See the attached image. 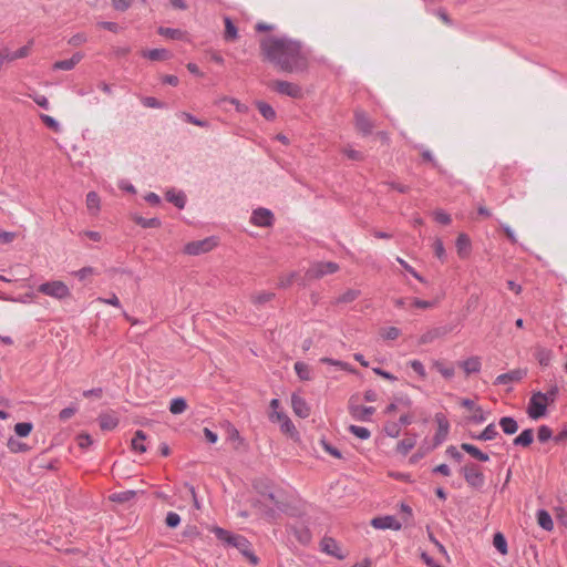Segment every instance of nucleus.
Listing matches in <instances>:
<instances>
[{
	"instance_id": "23",
	"label": "nucleus",
	"mask_w": 567,
	"mask_h": 567,
	"mask_svg": "<svg viewBox=\"0 0 567 567\" xmlns=\"http://www.w3.org/2000/svg\"><path fill=\"white\" fill-rule=\"evenodd\" d=\"M460 367L464 369L467 375L471 373H477L481 370V360L478 357H471L460 362Z\"/></svg>"
},
{
	"instance_id": "14",
	"label": "nucleus",
	"mask_w": 567,
	"mask_h": 567,
	"mask_svg": "<svg viewBox=\"0 0 567 567\" xmlns=\"http://www.w3.org/2000/svg\"><path fill=\"white\" fill-rule=\"evenodd\" d=\"M451 331H452V328H449L447 326L433 328L421 336L420 343L421 344L431 343L434 340L446 336Z\"/></svg>"
},
{
	"instance_id": "37",
	"label": "nucleus",
	"mask_w": 567,
	"mask_h": 567,
	"mask_svg": "<svg viewBox=\"0 0 567 567\" xmlns=\"http://www.w3.org/2000/svg\"><path fill=\"white\" fill-rule=\"evenodd\" d=\"M187 409V402L184 398H175L171 401L169 411L172 414H182Z\"/></svg>"
},
{
	"instance_id": "18",
	"label": "nucleus",
	"mask_w": 567,
	"mask_h": 567,
	"mask_svg": "<svg viewBox=\"0 0 567 567\" xmlns=\"http://www.w3.org/2000/svg\"><path fill=\"white\" fill-rule=\"evenodd\" d=\"M83 59V54L80 53V52H76L72 55L71 59L69 60H62V61H56L54 64H53V70H65V71H69V70H72L75 68V65L78 63H80V61Z\"/></svg>"
},
{
	"instance_id": "38",
	"label": "nucleus",
	"mask_w": 567,
	"mask_h": 567,
	"mask_svg": "<svg viewBox=\"0 0 567 567\" xmlns=\"http://www.w3.org/2000/svg\"><path fill=\"white\" fill-rule=\"evenodd\" d=\"M7 446L12 453H21L29 451V446L25 443L20 442L14 437H10L7 442Z\"/></svg>"
},
{
	"instance_id": "45",
	"label": "nucleus",
	"mask_w": 567,
	"mask_h": 567,
	"mask_svg": "<svg viewBox=\"0 0 567 567\" xmlns=\"http://www.w3.org/2000/svg\"><path fill=\"white\" fill-rule=\"evenodd\" d=\"M158 33L161 35H164L169 39H181L183 35V32L179 29L164 28V27H161L158 29Z\"/></svg>"
},
{
	"instance_id": "62",
	"label": "nucleus",
	"mask_w": 567,
	"mask_h": 567,
	"mask_svg": "<svg viewBox=\"0 0 567 567\" xmlns=\"http://www.w3.org/2000/svg\"><path fill=\"white\" fill-rule=\"evenodd\" d=\"M393 400L398 404V408L399 406L410 408L412 405V401L408 395L394 396Z\"/></svg>"
},
{
	"instance_id": "24",
	"label": "nucleus",
	"mask_w": 567,
	"mask_h": 567,
	"mask_svg": "<svg viewBox=\"0 0 567 567\" xmlns=\"http://www.w3.org/2000/svg\"><path fill=\"white\" fill-rule=\"evenodd\" d=\"M498 435L494 423L488 424L480 434H472L471 437L478 441H492Z\"/></svg>"
},
{
	"instance_id": "42",
	"label": "nucleus",
	"mask_w": 567,
	"mask_h": 567,
	"mask_svg": "<svg viewBox=\"0 0 567 567\" xmlns=\"http://www.w3.org/2000/svg\"><path fill=\"white\" fill-rule=\"evenodd\" d=\"M33 430V424L30 422H21L14 425V433L20 437H27Z\"/></svg>"
},
{
	"instance_id": "36",
	"label": "nucleus",
	"mask_w": 567,
	"mask_h": 567,
	"mask_svg": "<svg viewBox=\"0 0 567 567\" xmlns=\"http://www.w3.org/2000/svg\"><path fill=\"white\" fill-rule=\"evenodd\" d=\"M136 492L134 491H124L118 493H113L110 495V501L117 503H126L136 497Z\"/></svg>"
},
{
	"instance_id": "49",
	"label": "nucleus",
	"mask_w": 567,
	"mask_h": 567,
	"mask_svg": "<svg viewBox=\"0 0 567 567\" xmlns=\"http://www.w3.org/2000/svg\"><path fill=\"white\" fill-rule=\"evenodd\" d=\"M396 261L415 279H417L421 282H425V279L419 272H416L415 269L411 267L404 259H402L401 257H396Z\"/></svg>"
},
{
	"instance_id": "30",
	"label": "nucleus",
	"mask_w": 567,
	"mask_h": 567,
	"mask_svg": "<svg viewBox=\"0 0 567 567\" xmlns=\"http://www.w3.org/2000/svg\"><path fill=\"white\" fill-rule=\"evenodd\" d=\"M225 33L224 38L226 41H235L238 38V29L233 23L231 19L228 17H225Z\"/></svg>"
},
{
	"instance_id": "21",
	"label": "nucleus",
	"mask_w": 567,
	"mask_h": 567,
	"mask_svg": "<svg viewBox=\"0 0 567 567\" xmlns=\"http://www.w3.org/2000/svg\"><path fill=\"white\" fill-rule=\"evenodd\" d=\"M536 517H537L538 525L543 529H545L547 532H550L554 528L553 518H551L550 514L547 511L538 509L537 513H536Z\"/></svg>"
},
{
	"instance_id": "8",
	"label": "nucleus",
	"mask_w": 567,
	"mask_h": 567,
	"mask_svg": "<svg viewBox=\"0 0 567 567\" xmlns=\"http://www.w3.org/2000/svg\"><path fill=\"white\" fill-rule=\"evenodd\" d=\"M435 421L437 422L439 427L433 437V449L437 447L446 440L450 430V423L444 414L436 413Z\"/></svg>"
},
{
	"instance_id": "54",
	"label": "nucleus",
	"mask_w": 567,
	"mask_h": 567,
	"mask_svg": "<svg viewBox=\"0 0 567 567\" xmlns=\"http://www.w3.org/2000/svg\"><path fill=\"white\" fill-rule=\"evenodd\" d=\"M320 361L322 363L340 367L341 369L347 370V371H351V372L353 371V369H351L348 363L340 361V360H334V359L326 357V358H322Z\"/></svg>"
},
{
	"instance_id": "40",
	"label": "nucleus",
	"mask_w": 567,
	"mask_h": 567,
	"mask_svg": "<svg viewBox=\"0 0 567 567\" xmlns=\"http://www.w3.org/2000/svg\"><path fill=\"white\" fill-rule=\"evenodd\" d=\"M295 371H296L297 375L303 381H308L311 379L310 368L308 364H306L303 362H300V361L296 362Z\"/></svg>"
},
{
	"instance_id": "55",
	"label": "nucleus",
	"mask_w": 567,
	"mask_h": 567,
	"mask_svg": "<svg viewBox=\"0 0 567 567\" xmlns=\"http://www.w3.org/2000/svg\"><path fill=\"white\" fill-rule=\"evenodd\" d=\"M486 416L481 406L475 408L474 414L470 417V421L476 424L485 422Z\"/></svg>"
},
{
	"instance_id": "64",
	"label": "nucleus",
	"mask_w": 567,
	"mask_h": 567,
	"mask_svg": "<svg viewBox=\"0 0 567 567\" xmlns=\"http://www.w3.org/2000/svg\"><path fill=\"white\" fill-rule=\"evenodd\" d=\"M446 454L454 458L456 462H461L463 460V454L457 451V449L453 445L446 449Z\"/></svg>"
},
{
	"instance_id": "60",
	"label": "nucleus",
	"mask_w": 567,
	"mask_h": 567,
	"mask_svg": "<svg viewBox=\"0 0 567 567\" xmlns=\"http://www.w3.org/2000/svg\"><path fill=\"white\" fill-rule=\"evenodd\" d=\"M280 427L284 433L293 434L296 432V427L289 417L280 423Z\"/></svg>"
},
{
	"instance_id": "44",
	"label": "nucleus",
	"mask_w": 567,
	"mask_h": 567,
	"mask_svg": "<svg viewBox=\"0 0 567 567\" xmlns=\"http://www.w3.org/2000/svg\"><path fill=\"white\" fill-rule=\"evenodd\" d=\"M536 358L540 365L547 367L551 360V351L547 349H538Z\"/></svg>"
},
{
	"instance_id": "63",
	"label": "nucleus",
	"mask_w": 567,
	"mask_h": 567,
	"mask_svg": "<svg viewBox=\"0 0 567 567\" xmlns=\"http://www.w3.org/2000/svg\"><path fill=\"white\" fill-rule=\"evenodd\" d=\"M75 408H65L59 413V417L61 421H68L75 414Z\"/></svg>"
},
{
	"instance_id": "26",
	"label": "nucleus",
	"mask_w": 567,
	"mask_h": 567,
	"mask_svg": "<svg viewBox=\"0 0 567 567\" xmlns=\"http://www.w3.org/2000/svg\"><path fill=\"white\" fill-rule=\"evenodd\" d=\"M166 199L179 209H183L186 204V195L184 192H175L174 189H171L166 193Z\"/></svg>"
},
{
	"instance_id": "25",
	"label": "nucleus",
	"mask_w": 567,
	"mask_h": 567,
	"mask_svg": "<svg viewBox=\"0 0 567 567\" xmlns=\"http://www.w3.org/2000/svg\"><path fill=\"white\" fill-rule=\"evenodd\" d=\"M499 426L502 427L503 432L507 435L515 434L518 430V423L517 421L512 416H503L499 420Z\"/></svg>"
},
{
	"instance_id": "3",
	"label": "nucleus",
	"mask_w": 567,
	"mask_h": 567,
	"mask_svg": "<svg viewBox=\"0 0 567 567\" xmlns=\"http://www.w3.org/2000/svg\"><path fill=\"white\" fill-rule=\"evenodd\" d=\"M467 485L474 489H481L485 484V476L481 467L475 463H467L460 470Z\"/></svg>"
},
{
	"instance_id": "11",
	"label": "nucleus",
	"mask_w": 567,
	"mask_h": 567,
	"mask_svg": "<svg viewBox=\"0 0 567 567\" xmlns=\"http://www.w3.org/2000/svg\"><path fill=\"white\" fill-rule=\"evenodd\" d=\"M371 525L377 529L400 530L402 528V524L391 515L374 517L371 520Z\"/></svg>"
},
{
	"instance_id": "9",
	"label": "nucleus",
	"mask_w": 567,
	"mask_h": 567,
	"mask_svg": "<svg viewBox=\"0 0 567 567\" xmlns=\"http://www.w3.org/2000/svg\"><path fill=\"white\" fill-rule=\"evenodd\" d=\"M353 398L350 399L349 412L358 421L368 422L371 420V415L375 412L373 406L358 405L352 402Z\"/></svg>"
},
{
	"instance_id": "48",
	"label": "nucleus",
	"mask_w": 567,
	"mask_h": 567,
	"mask_svg": "<svg viewBox=\"0 0 567 567\" xmlns=\"http://www.w3.org/2000/svg\"><path fill=\"white\" fill-rule=\"evenodd\" d=\"M384 432L390 437H398L401 434L400 424L395 422L386 423L384 425Z\"/></svg>"
},
{
	"instance_id": "35",
	"label": "nucleus",
	"mask_w": 567,
	"mask_h": 567,
	"mask_svg": "<svg viewBox=\"0 0 567 567\" xmlns=\"http://www.w3.org/2000/svg\"><path fill=\"white\" fill-rule=\"evenodd\" d=\"M100 426L104 431H111L116 427L117 419L112 414H103L99 419Z\"/></svg>"
},
{
	"instance_id": "4",
	"label": "nucleus",
	"mask_w": 567,
	"mask_h": 567,
	"mask_svg": "<svg viewBox=\"0 0 567 567\" xmlns=\"http://www.w3.org/2000/svg\"><path fill=\"white\" fill-rule=\"evenodd\" d=\"M38 290L39 292L58 300H64L71 296L70 288L60 280L43 282L38 287Z\"/></svg>"
},
{
	"instance_id": "52",
	"label": "nucleus",
	"mask_w": 567,
	"mask_h": 567,
	"mask_svg": "<svg viewBox=\"0 0 567 567\" xmlns=\"http://www.w3.org/2000/svg\"><path fill=\"white\" fill-rule=\"evenodd\" d=\"M181 116L188 123L190 124H194V125H197V126H200V127H206L208 126V122L206 121H203V120H199L197 117H195L194 115H192L190 113H186V112H183L181 114Z\"/></svg>"
},
{
	"instance_id": "59",
	"label": "nucleus",
	"mask_w": 567,
	"mask_h": 567,
	"mask_svg": "<svg viewBox=\"0 0 567 567\" xmlns=\"http://www.w3.org/2000/svg\"><path fill=\"white\" fill-rule=\"evenodd\" d=\"M410 367L413 369L414 372H416L421 378L426 377L425 368L423 363L419 360H412L410 362Z\"/></svg>"
},
{
	"instance_id": "47",
	"label": "nucleus",
	"mask_w": 567,
	"mask_h": 567,
	"mask_svg": "<svg viewBox=\"0 0 567 567\" xmlns=\"http://www.w3.org/2000/svg\"><path fill=\"white\" fill-rule=\"evenodd\" d=\"M434 368L446 379H450L454 375V368L453 367H446L441 361L434 362Z\"/></svg>"
},
{
	"instance_id": "19",
	"label": "nucleus",
	"mask_w": 567,
	"mask_h": 567,
	"mask_svg": "<svg viewBox=\"0 0 567 567\" xmlns=\"http://www.w3.org/2000/svg\"><path fill=\"white\" fill-rule=\"evenodd\" d=\"M461 449L468 453L472 457L480 462H487L489 461V456L487 453L482 452L477 446L470 444V443H462Z\"/></svg>"
},
{
	"instance_id": "53",
	"label": "nucleus",
	"mask_w": 567,
	"mask_h": 567,
	"mask_svg": "<svg viewBox=\"0 0 567 567\" xmlns=\"http://www.w3.org/2000/svg\"><path fill=\"white\" fill-rule=\"evenodd\" d=\"M165 523H166V525L168 527L175 528V527H177L179 525L181 517L175 512H168L167 515H166V518H165Z\"/></svg>"
},
{
	"instance_id": "61",
	"label": "nucleus",
	"mask_w": 567,
	"mask_h": 567,
	"mask_svg": "<svg viewBox=\"0 0 567 567\" xmlns=\"http://www.w3.org/2000/svg\"><path fill=\"white\" fill-rule=\"evenodd\" d=\"M269 419L271 422H284L285 420L288 419V415L286 413H284L282 411H272L270 414H269Z\"/></svg>"
},
{
	"instance_id": "12",
	"label": "nucleus",
	"mask_w": 567,
	"mask_h": 567,
	"mask_svg": "<svg viewBox=\"0 0 567 567\" xmlns=\"http://www.w3.org/2000/svg\"><path fill=\"white\" fill-rule=\"evenodd\" d=\"M527 413L533 420H538L546 413V403L540 400V396H536V393L529 400Z\"/></svg>"
},
{
	"instance_id": "39",
	"label": "nucleus",
	"mask_w": 567,
	"mask_h": 567,
	"mask_svg": "<svg viewBox=\"0 0 567 567\" xmlns=\"http://www.w3.org/2000/svg\"><path fill=\"white\" fill-rule=\"evenodd\" d=\"M360 296V290L348 289L342 295H340L336 302L337 303H350L354 301Z\"/></svg>"
},
{
	"instance_id": "6",
	"label": "nucleus",
	"mask_w": 567,
	"mask_h": 567,
	"mask_svg": "<svg viewBox=\"0 0 567 567\" xmlns=\"http://www.w3.org/2000/svg\"><path fill=\"white\" fill-rule=\"evenodd\" d=\"M217 241L215 237H207L202 240L189 241L184 246V252L189 256H198L200 254H205L210 251Z\"/></svg>"
},
{
	"instance_id": "28",
	"label": "nucleus",
	"mask_w": 567,
	"mask_h": 567,
	"mask_svg": "<svg viewBox=\"0 0 567 567\" xmlns=\"http://www.w3.org/2000/svg\"><path fill=\"white\" fill-rule=\"evenodd\" d=\"M145 56L151 61H165L172 58V53L166 49H153L144 52V58Z\"/></svg>"
},
{
	"instance_id": "56",
	"label": "nucleus",
	"mask_w": 567,
	"mask_h": 567,
	"mask_svg": "<svg viewBox=\"0 0 567 567\" xmlns=\"http://www.w3.org/2000/svg\"><path fill=\"white\" fill-rule=\"evenodd\" d=\"M433 248H434L435 256L439 259L443 260L445 258V248H444L443 241L440 238L435 239V241L433 244Z\"/></svg>"
},
{
	"instance_id": "17",
	"label": "nucleus",
	"mask_w": 567,
	"mask_h": 567,
	"mask_svg": "<svg viewBox=\"0 0 567 567\" xmlns=\"http://www.w3.org/2000/svg\"><path fill=\"white\" fill-rule=\"evenodd\" d=\"M526 375V371L522 369H515L507 373L499 374L495 379V384H508L520 381Z\"/></svg>"
},
{
	"instance_id": "13",
	"label": "nucleus",
	"mask_w": 567,
	"mask_h": 567,
	"mask_svg": "<svg viewBox=\"0 0 567 567\" xmlns=\"http://www.w3.org/2000/svg\"><path fill=\"white\" fill-rule=\"evenodd\" d=\"M291 408L293 410V413L301 419H306L310 415L309 404L306 402L303 398L296 393L291 395Z\"/></svg>"
},
{
	"instance_id": "58",
	"label": "nucleus",
	"mask_w": 567,
	"mask_h": 567,
	"mask_svg": "<svg viewBox=\"0 0 567 567\" xmlns=\"http://www.w3.org/2000/svg\"><path fill=\"white\" fill-rule=\"evenodd\" d=\"M434 219L442 225H449L452 220L451 216L443 210H436L434 213Z\"/></svg>"
},
{
	"instance_id": "33",
	"label": "nucleus",
	"mask_w": 567,
	"mask_h": 567,
	"mask_svg": "<svg viewBox=\"0 0 567 567\" xmlns=\"http://www.w3.org/2000/svg\"><path fill=\"white\" fill-rule=\"evenodd\" d=\"M293 535L302 545H307L311 540V533L306 526L293 527Z\"/></svg>"
},
{
	"instance_id": "41",
	"label": "nucleus",
	"mask_w": 567,
	"mask_h": 567,
	"mask_svg": "<svg viewBox=\"0 0 567 567\" xmlns=\"http://www.w3.org/2000/svg\"><path fill=\"white\" fill-rule=\"evenodd\" d=\"M558 392H559L558 386L553 385L546 393L536 392V396H540V400L547 404V403H553L556 400Z\"/></svg>"
},
{
	"instance_id": "29",
	"label": "nucleus",
	"mask_w": 567,
	"mask_h": 567,
	"mask_svg": "<svg viewBox=\"0 0 567 567\" xmlns=\"http://www.w3.org/2000/svg\"><path fill=\"white\" fill-rule=\"evenodd\" d=\"M275 297H276V295L274 292L259 291V292H255L250 296V301L255 306L260 307V306L265 305L266 302L271 301Z\"/></svg>"
},
{
	"instance_id": "2",
	"label": "nucleus",
	"mask_w": 567,
	"mask_h": 567,
	"mask_svg": "<svg viewBox=\"0 0 567 567\" xmlns=\"http://www.w3.org/2000/svg\"><path fill=\"white\" fill-rule=\"evenodd\" d=\"M214 534L219 540L224 542L228 546L237 548L251 565H258L259 558L251 550V544L245 536L239 534H231L230 532L220 527H216L214 529Z\"/></svg>"
},
{
	"instance_id": "57",
	"label": "nucleus",
	"mask_w": 567,
	"mask_h": 567,
	"mask_svg": "<svg viewBox=\"0 0 567 567\" xmlns=\"http://www.w3.org/2000/svg\"><path fill=\"white\" fill-rule=\"evenodd\" d=\"M321 444H322L323 450L327 453H329L330 455H332V456H334L337 458H342V454H341V452L337 447H334L333 445H331L327 441H322Z\"/></svg>"
},
{
	"instance_id": "22",
	"label": "nucleus",
	"mask_w": 567,
	"mask_h": 567,
	"mask_svg": "<svg viewBox=\"0 0 567 567\" xmlns=\"http://www.w3.org/2000/svg\"><path fill=\"white\" fill-rule=\"evenodd\" d=\"M534 441L533 429L524 430L518 436L513 440V444L516 446L528 447Z\"/></svg>"
},
{
	"instance_id": "50",
	"label": "nucleus",
	"mask_w": 567,
	"mask_h": 567,
	"mask_svg": "<svg viewBox=\"0 0 567 567\" xmlns=\"http://www.w3.org/2000/svg\"><path fill=\"white\" fill-rule=\"evenodd\" d=\"M297 277H298V272H296V271H292L286 276H280L278 287L288 288L289 286H291V284L293 282V280Z\"/></svg>"
},
{
	"instance_id": "20",
	"label": "nucleus",
	"mask_w": 567,
	"mask_h": 567,
	"mask_svg": "<svg viewBox=\"0 0 567 567\" xmlns=\"http://www.w3.org/2000/svg\"><path fill=\"white\" fill-rule=\"evenodd\" d=\"M415 444L416 434H411L409 437H405L398 443L396 452L405 456L415 446Z\"/></svg>"
},
{
	"instance_id": "51",
	"label": "nucleus",
	"mask_w": 567,
	"mask_h": 567,
	"mask_svg": "<svg viewBox=\"0 0 567 567\" xmlns=\"http://www.w3.org/2000/svg\"><path fill=\"white\" fill-rule=\"evenodd\" d=\"M41 120L43 121V123L52 131L54 132H59L60 131V124L59 122L53 118L52 116L50 115H47V114H41L40 115Z\"/></svg>"
},
{
	"instance_id": "46",
	"label": "nucleus",
	"mask_w": 567,
	"mask_h": 567,
	"mask_svg": "<svg viewBox=\"0 0 567 567\" xmlns=\"http://www.w3.org/2000/svg\"><path fill=\"white\" fill-rule=\"evenodd\" d=\"M553 436V431L547 425H540L537 431V439L540 443H545Z\"/></svg>"
},
{
	"instance_id": "16",
	"label": "nucleus",
	"mask_w": 567,
	"mask_h": 567,
	"mask_svg": "<svg viewBox=\"0 0 567 567\" xmlns=\"http://www.w3.org/2000/svg\"><path fill=\"white\" fill-rule=\"evenodd\" d=\"M320 545L323 553L338 559H343L344 556L340 551L338 543L332 537H323Z\"/></svg>"
},
{
	"instance_id": "32",
	"label": "nucleus",
	"mask_w": 567,
	"mask_h": 567,
	"mask_svg": "<svg viewBox=\"0 0 567 567\" xmlns=\"http://www.w3.org/2000/svg\"><path fill=\"white\" fill-rule=\"evenodd\" d=\"M100 203V197L95 192H90L86 195V207L91 214L96 215L99 213Z\"/></svg>"
},
{
	"instance_id": "31",
	"label": "nucleus",
	"mask_w": 567,
	"mask_h": 567,
	"mask_svg": "<svg viewBox=\"0 0 567 567\" xmlns=\"http://www.w3.org/2000/svg\"><path fill=\"white\" fill-rule=\"evenodd\" d=\"M256 106L259 110L260 114L267 120V121H274L276 118V111L274 107L262 101H257Z\"/></svg>"
},
{
	"instance_id": "15",
	"label": "nucleus",
	"mask_w": 567,
	"mask_h": 567,
	"mask_svg": "<svg viewBox=\"0 0 567 567\" xmlns=\"http://www.w3.org/2000/svg\"><path fill=\"white\" fill-rule=\"evenodd\" d=\"M355 127L363 135H369L372 132L373 124L363 111H355Z\"/></svg>"
},
{
	"instance_id": "43",
	"label": "nucleus",
	"mask_w": 567,
	"mask_h": 567,
	"mask_svg": "<svg viewBox=\"0 0 567 567\" xmlns=\"http://www.w3.org/2000/svg\"><path fill=\"white\" fill-rule=\"evenodd\" d=\"M348 431L360 440H368L371 436L369 429L358 425H350Z\"/></svg>"
},
{
	"instance_id": "34",
	"label": "nucleus",
	"mask_w": 567,
	"mask_h": 567,
	"mask_svg": "<svg viewBox=\"0 0 567 567\" xmlns=\"http://www.w3.org/2000/svg\"><path fill=\"white\" fill-rule=\"evenodd\" d=\"M493 545L502 555H506L508 553L507 540L501 532L494 534Z\"/></svg>"
},
{
	"instance_id": "27",
	"label": "nucleus",
	"mask_w": 567,
	"mask_h": 567,
	"mask_svg": "<svg viewBox=\"0 0 567 567\" xmlns=\"http://www.w3.org/2000/svg\"><path fill=\"white\" fill-rule=\"evenodd\" d=\"M471 248V240L467 235L460 234L456 238V249L460 257L464 258L467 256Z\"/></svg>"
},
{
	"instance_id": "5",
	"label": "nucleus",
	"mask_w": 567,
	"mask_h": 567,
	"mask_svg": "<svg viewBox=\"0 0 567 567\" xmlns=\"http://www.w3.org/2000/svg\"><path fill=\"white\" fill-rule=\"evenodd\" d=\"M269 87L278 94L292 99H301L303 96L301 86L292 82L275 80L269 83Z\"/></svg>"
},
{
	"instance_id": "1",
	"label": "nucleus",
	"mask_w": 567,
	"mask_h": 567,
	"mask_svg": "<svg viewBox=\"0 0 567 567\" xmlns=\"http://www.w3.org/2000/svg\"><path fill=\"white\" fill-rule=\"evenodd\" d=\"M262 61L286 73L300 74L309 68V54L301 41L287 35H268L259 40Z\"/></svg>"
},
{
	"instance_id": "10",
	"label": "nucleus",
	"mask_w": 567,
	"mask_h": 567,
	"mask_svg": "<svg viewBox=\"0 0 567 567\" xmlns=\"http://www.w3.org/2000/svg\"><path fill=\"white\" fill-rule=\"evenodd\" d=\"M251 223L259 227H269L274 224V214L267 208H257L252 212Z\"/></svg>"
},
{
	"instance_id": "7",
	"label": "nucleus",
	"mask_w": 567,
	"mask_h": 567,
	"mask_svg": "<svg viewBox=\"0 0 567 567\" xmlns=\"http://www.w3.org/2000/svg\"><path fill=\"white\" fill-rule=\"evenodd\" d=\"M338 270L339 265L333 261L316 262L307 270L306 276L310 279H319Z\"/></svg>"
}]
</instances>
